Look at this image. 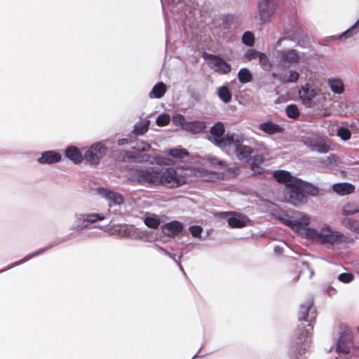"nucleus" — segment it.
I'll return each mask as SVG.
<instances>
[{
    "label": "nucleus",
    "instance_id": "1",
    "mask_svg": "<svg viewBox=\"0 0 359 359\" xmlns=\"http://www.w3.org/2000/svg\"><path fill=\"white\" fill-rule=\"evenodd\" d=\"M280 220L302 238L321 245H347L354 242L351 236L333 230L327 224H323L319 229L309 227L311 217L302 212L294 211L291 215L280 217Z\"/></svg>",
    "mask_w": 359,
    "mask_h": 359
},
{
    "label": "nucleus",
    "instance_id": "2",
    "mask_svg": "<svg viewBox=\"0 0 359 359\" xmlns=\"http://www.w3.org/2000/svg\"><path fill=\"white\" fill-rule=\"evenodd\" d=\"M128 179L147 187L163 185L168 188H175L184 183L172 168H155L143 165H135L128 168Z\"/></svg>",
    "mask_w": 359,
    "mask_h": 359
},
{
    "label": "nucleus",
    "instance_id": "3",
    "mask_svg": "<svg viewBox=\"0 0 359 359\" xmlns=\"http://www.w3.org/2000/svg\"><path fill=\"white\" fill-rule=\"evenodd\" d=\"M273 176L278 182L285 184L284 196L287 202L294 205L304 204L307 202V197L304 194L299 179L291 175L285 170L274 171Z\"/></svg>",
    "mask_w": 359,
    "mask_h": 359
},
{
    "label": "nucleus",
    "instance_id": "4",
    "mask_svg": "<svg viewBox=\"0 0 359 359\" xmlns=\"http://www.w3.org/2000/svg\"><path fill=\"white\" fill-rule=\"evenodd\" d=\"M311 320L305 325L304 330L299 329L297 332V337L295 339V351L292 355V359H306L308 350L310 348L311 342V335L313 330V325Z\"/></svg>",
    "mask_w": 359,
    "mask_h": 359
},
{
    "label": "nucleus",
    "instance_id": "5",
    "mask_svg": "<svg viewBox=\"0 0 359 359\" xmlns=\"http://www.w3.org/2000/svg\"><path fill=\"white\" fill-rule=\"evenodd\" d=\"M210 135L209 140L220 148L230 146V142H238L242 138V134L238 133H227L224 135V126L220 122L211 127Z\"/></svg>",
    "mask_w": 359,
    "mask_h": 359
},
{
    "label": "nucleus",
    "instance_id": "6",
    "mask_svg": "<svg viewBox=\"0 0 359 359\" xmlns=\"http://www.w3.org/2000/svg\"><path fill=\"white\" fill-rule=\"evenodd\" d=\"M298 95L302 104L307 107H314L325 100V96L320 90L309 84L302 86L298 91Z\"/></svg>",
    "mask_w": 359,
    "mask_h": 359
},
{
    "label": "nucleus",
    "instance_id": "7",
    "mask_svg": "<svg viewBox=\"0 0 359 359\" xmlns=\"http://www.w3.org/2000/svg\"><path fill=\"white\" fill-rule=\"evenodd\" d=\"M278 0H258V19L260 24H266L271 20L278 8Z\"/></svg>",
    "mask_w": 359,
    "mask_h": 359
},
{
    "label": "nucleus",
    "instance_id": "8",
    "mask_svg": "<svg viewBox=\"0 0 359 359\" xmlns=\"http://www.w3.org/2000/svg\"><path fill=\"white\" fill-rule=\"evenodd\" d=\"M107 147L102 142L93 144L85 152L83 159L90 165H97L106 155Z\"/></svg>",
    "mask_w": 359,
    "mask_h": 359
},
{
    "label": "nucleus",
    "instance_id": "9",
    "mask_svg": "<svg viewBox=\"0 0 359 359\" xmlns=\"http://www.w3.org/2000/svg\"><path fill=\"white\" fill-rule=\"evenodd\" d=\"M95 192L107 201L110 208L120 207L125 202V199L121 194L112 190L104 187H98L95 189Z\"/></svg>",
    "mask_w": 359,
    "mask_h": 359
},
{
    "label": "nucleus",
    "instance_id": "10",
    "mask_svg": "<svg viewBox=\"0 0 359 359\" xmlns=\"http://www.w3.org/2000/svg\"><path fill=\"white\" fill-rule=\"evenodd\" d=\"M205 59L208 60L210 69L219 74H226L231 72V65L218 55H206Z\"/></svg>",
    "mask_w": 359,
    "mask_h": 359
},
{
    "label": "nucleus",
    "instance_id": "11",
    "mask_svg": "<svg viewBox=\"0 0 359 359\" xmlns=\"http://www.w3.org/2000/svg\"><path fill=\"white\" fill-rule=\"evenodd\" d=\"M245 137L242 134V138L238 142H230V146L235 147V152L237 158L243 162H250L251 155L254 152L253 148L250 146L243 144Z\"/></svg>",
    "mask_w": 359,
    "mask_h": 359
},
{
    "label": "nucleus",
    "instance_id": "12",
    "mask_svg": "<svg viewBox=\"0 0 359 359\" xmlns=\"http://www.w3.org/2000/svg\"><path fill=\"white\" fill-rule=\"evenodd\" d=\"M278 57L281 62L297 63L303 61L304 54L296 49H283L277 51Z\"/></svg>",
    "mask_w": 359,
    "mask_h": 359
},
{
    "label": "nucleus",
    "instance_id": "13",
    "mask_svg": "<svg viewBox=\"0 0 359 359\" xmlns=\"http://www.w3.org/2000/svg\"><path fill=\"white\" fill-rule=\"evenodd\" d=\"M229 225L232 228H242L247 226L250 220L245 215L236 212H224Z\"/></svg>",
    "mask_w": 359,
    "mask_h": 359
},
{
    "label": "nucleus",
    "instance_id": "14",
    "mask_svg": "<svg viewBox=\"0 0 359 359\" xmlns=\"http://www.w3.org/2000/svg\"><path fill=\"white\" fill-rule=\"evenodd\" d=\"M62 156L57 151L49 150L42 152L41 156L37 159L39 164H54L59 163Z\"/></svg>",
    "mask_w": 359,
    "mask_h": 359
},
{
    "label": "nucleus",
    "instance_id": "15",
    "mask_svg": "<svg viewBox=\"0 0 359 359\" xmlns=\"http://www.w3.org/2000/svg\"><path fill=\"white\" fill-rule=\"evenodd\" d=\"M65 155L75 164H79L83 160V156L81 151L78 147L74 145L69 146L66 148Z\"/></svg>",
    "mask_w": 359,
    "mask_h": 359
},
{
    "label": "nucleus",
    "instance_id": "16",
    "mask_svg": "<svg viewBox=\"0 0 359 359\" xmlns=\"http://www.w3.org/2000/svg\"><path fill=\"white\" fill-rule=\"evenodd\" d=\"M257 128L264 132V133L272 135L282 132L283 128L278 124H276L271 121L261 123Z\"/></svg>",
    "mask_w": 359,
    "mask_h": 359
},
{
    "label": "nucleus",
    "instance_id": "17",
    "mask_svg": "<svg viewBox=\"0 0 359 359\" xmlns=\"http://www.w3.org/2000/svg\"><path fill=\"white\" fill-rule=\"evenodd\" d=\"M305 144H308L307 141H304ZM309 146L313 151L319 153L325 154L330 150V147L323 138H313V140L309 143Z\"/></svg>",
    "mask_w": 359,
    "mask_h": 359
},
{
    "label": "nucleus",
    "instance_id": "18",
    "mask_svg": "<svg viewBox=\"0 0 359 359\" xmlns=\"http://www.w3.org/2000/svg\"><path fill=\"white\" fill-rule=\"evenodd\" d=\"M351 336L346 334H342L337 344L336 351L338 353H348L351 346Z\"/></svg>",
    "mask_w": 359,
    "mask_h": 359
},
{
    "label": "nucleus",
    "instance_id": "19",
    "mask_svg": "<svg viewBox=\"0 0 359 359\" xmlns=\"http://www.w3.org/2000/svg\"><path fill=\"white\" fill-rule=\"evenodd\" d=\"M205 127V123L202 121H187L184 130L191 134H198L203 132Z\"/></svg>",
    "mask_w": 359,
    "mask_h": 359
},
{
    "label": "nucleus",
    "instance_id": "20",
    "mask_svg": "<svg viewBox=\"0 0 359 359\" xmlns=\"http://www.w3.org/2000/svg\"><path fill=\"white\" fill-rule=\"evenodd\" d=\"M332 189L337 194L344 196L353 193L355 187L350 183L341 182L333 184Z\"/></svg>",
    "mask_w": 359,
    "mask_h": 359
},
{
    "label": "nucleus",
    "instance_id": "21",
    "mask_svg": "<svg viewBox=\"0 0 359 359\" xmlns=\"http://www.w3.org/2000/svg\"><path fill=\"white\" fill-rule=\"evenodd\" d=\"M88 228V224L85 214L76 215L75 219L71 225V229L73 231H81Z\"/></svg>",
    "mask_w": 359,
    "mask_h": 359
},
{
    "label": "nucleus",
    "instance_id": "22",
    "mask_svg": "<svg viewBox=\"0 0 359 359\" xmlns=\"http://www.w3.org/2000/svg\"><path fill=\"white\" fill-rule=\"evenodd\" d=\"M167 91V87L163 82H158L151 89L149 93L150 98H161Z\"/></svg>",
    "mask_w": 359,
    "mask_h": 359
},
{
    "label": "nucleus",
    "instance_id": "23",
    "mask_svg": "<svg viewBox=\"0 0 359 359\" xmlns=\"http://www.w3.org/2000/svg\"><path fill=\"white\" fill-rule=\"evenodd\" d=\"M164 229L169 236H175L182 231V225L179 222L173 221L166 224Z\"/></svg>",
    "mask_w": 359,
    "mask_h": 359
},
{
    "label": "nucleus",
    "instance_id": "24",
    "mask_svg": "<svg viewBox=\"0 0 359 359\" xmlns=\"http://www.w3.org/2000/svg\"><path fill=\"white\" fill-rule=\"evenodd\" d=\"M328 85L332 91L337 94H341L344 90V83L339 78H330L328 80Z\"/></svg>",
    "mask_w": 359,
    "mask_h": 359
},
{
    "label": "nucleus",
    "instance_id": "25",
    "mask_svg": "<svg viewBox=\"0 0 359 359\" xmlns=\"http://www.w3.org/2000/svg\"><path fill=\"white\" fill-rule=\"evenodd\" d=\"M289 74H290V75L287 78L283 74H273V76L274 77L277 78L280 82L284 83H294L298 80V79L299 77V74L297 71L290 70L289 72Z\"/></svg>",
    "mask_w": 359,
    "mask_h": 359
},
{
    "label": "nucleus",
    "instance_id": "26",
    "mask_svg": "<svg viewBox=\"0 0 359 359\" xmlns=\"http://www.w3.org/2000/svg\"><path fill=\"white\" fill-rule=\"evenodd\" d=\"M341 224L351 231L359 233V221L346 217L341 219Z\"/></svg>",
    "mask_w": 359,
    "mask_h": 359
},
{
    "label": "nucleus",
    "instance_id": "27",
    "mask_svg": "<svg viewBox=\"0 0 359 359\" xmlns=\"http://www.w3.org/2000/svg\"><path fill=\"white\" fill-rule=\"evenodd\" d=\"M313 302L311 300H308L300 306V310L299 313V319L300 321L308 322L307 317H309V311L311 309Z\"/></svg>",
    "mask_w": 359,
    "mask_h": 359
},
{
    "label": "nucleus",
    "instance_id": "28",
    "mask_svg": "<svg viewBox=\"0 0 359 359\" xmlns=\"http://www.w3.org/2000/svg\"><path fill=\"white\" fill-rule=\"evenodd\" d=\"M300 186H302L304 194L305 195L307 194L312 196H316L319 193V190L317 187L301 180Z\"/></svg>",
    "mask_w": 359,
    "mask_h": 359
},
{
    "label": "nucleus",
    "instance_id": "29",
    "mask_svg": "<svg viewBox=\"0 0 359 359\" xmlns=\"http://www.w3.org/2000/svg\"><path fill=\"white\" fill-rule=\"evenodd\" d=\"M53 245H50V246H48L47 248H41L39 249V250H37L36 252L32 253V254H30V255H28L27 256H26L25 258H23L22 259L18 261V262H16L15 263H13L12 265L9 266L7 269H4V271L7 270V269H10L13 267H15L16 266H18L21 264H23L26 262H27L28 260H29L30 259L37 256V255H39L42 253H43L44 252H46L47 250H48L49 248H50ZM1 271H4V270H2Z\"/></svg>",
    "mask_w": 359,
    "mask_h": 359
},
{
    "label": "nucleus",
    "instance_id": "30",
    "mask_svg": "<svg viewBox=\"0 0 359 359\" xmlns=\"http://www.w3.org/2000/svg\"><path fill=\"white\" fill-rule=\"evenodd\" d=\"M109 233L118 237H128L130 236V229L126 226H117L109 230Z\"/></svg>",
    "mask_w": 359,
    "mask_h": 359
},
{
    "label": "nucleus",
    "instance_id": "31",
    "mask_svg": "<svg viewBox=\"0 0 359 359\" xmlns=\"http://www.w3.org/2000/svg\"><path fill=\"white\" fill-rule=\"evenodd\" d=\"M150 125L149 120H144L141 123H137L134 126L133 132L137 135H142L146 133Z\"/></svg>",
    "mask_w": 359,
    "mask_h": 359
},
{
    "label": "nucleus",
    "instance_id": "32",
    "mask_svg": "<svg viewBox=\"0 0 359 359\" xmlns=\"http://www.w3.org/2000/svg\"><path fill=\"white\" fill-rule=\"evenodd\" d=\"M238 79L242 83H249L252 79V75L248 68H241L238 73Z\"/></svg>",
    "mask_w": 359,
    "mask_h": 359
},
{
    "label": "nucleus",
    "instance_id": "33",
    "mask_svg": "<svg viewBox=\"0 0 359 359\" xmlns=\"http://www.w3.org/2000/svg\"><path fill=\"white\" fill-rule=\"evenodd\" d=\"M88 224H94L98 221H102L107 218V215L102 213H87L85 214Z\"/></svg>",
    "mask_w": 359,
    "mask_h": 359
},
{
    "label": "nucleus",
    "instance_id": "34",
    "mask_svg": "<svg viewBox=\"0 0 359 359\" xmlns=\"http://www.w3.org/2000/svg\"><path fill=\"white\" fill-rule=\"evenodd\" d=\"M258 60L262 69L264 71H270L271 69L272 62L266 54L262 53Z\"/></svg>",
    "mask_w": 359,
    "mask_h": 359
},
{
    "label": "nucleus",
    "instance_id": "35",
    "mask_svg": "<svg viewBox=\"0 0 359 359\" xmlns=\"http://www.w3.org/2000/svg\"><path fill=\"white\" fill-rule=\"evenodd\" d=\"M217 95L225 103H228L231 99V94L226 86L219 88L217 90Z\"/></svg>",
    "mask_w": 359,
    "mask_h": 359
},
{
    "label": "nucleus",
    "instance_id": "36",
    "mask_svg": "<svg viewBox=\"0 0 359 359\" xmlns=\"http://www.w3.org/2000/svg\"><path fill=\"white\" fill-rule=\"evenodd\" d=\"M359 212V208L355 204L347 203L344 205L341 213L344 216L353 215Z\"/></svg>",
    "mask_w": 359,
    "mask_h": 359
},
{
    "label": "nucleus",
    "instance_id": "37",
    "mask_svg": "<svg viewBox=\"0 0 359 359\" xmlns=\"http://www.w3.org/2000/svg\"><path fill=\"white\" fill-rule=\"evenodd\" d=\"M144 224L150 228L156 229L160 224V219L156 215H148L144 218Z\"/></svg>",
    "mask_w": 359,
    "mask_h": 359
},
{
    "label": "nucleus",
    "instance_id": "38",
    "mask_svg": "<svg viewBox=\"0 0 359 359\" xmlns=\"http://www.w3.org/2000/svg\"><path fill=\"white\" fill-rule=\"evenodd\" d=\"M285 112L288 117L293 119L297 118L300 114L297 106L294 104L287 106Z\"/></svg>",
    "mask_w": 359,
    "mask_h": 359
},
{
    "label": "nucleus",
    "instance_id": "39",
    "mask_svg": "<svg viewBox=\"0 0 359 359\" xmlns=\"http://www.w3.org/2000/svg\"><path fill=\"white\" fill-rule=\"evenodd\" d=\"M335 131L337 133V136H339L341 140L346 141L350 139L351 133L349 129L344 128L337 126Z\"/></svg>",
    "mask_w": 359,
    "mask_h": 359
},
{
    "label": "nucleus",
    "instance_id": "40",
    "mask_svg": "<svg viewBox=\"0 0 359 359\" xmlns=\"http://www.w3.org/2000/svg\"><path fill=\"white\" fill-rule=\"evenodd\" d=\"M168 154L175 158H182L185 156H188V152L184 149L181 148H174L171 149L168 151Z\"/></svg>",
    "mask_w": 359,
    "mask_h": 359
},
{
    "label": "nucleus",
    "instance_id": "41",
    "mask_svg": "<svg viewBox=\"0 0 359 359\" xmlns=\"http://www.w3.org/2000/svg\"><path fill=\"white\" fill-rule=\"evenodd\" d=\"M172 121L174 125L180 126L182 129L184 130L187 122L184 117L180 114H175L172 116Z\"/></svg>",
    "mask_w": 359,
    "mask_h": 359
},
{
    "label": "nucleus",
    "instance_id": "42",
    "mask_svg": "<svg viewBox=\"0 0 359 359\" xmlns=\"http://www.w3.org/2000/svg\"><path fill=\"white\" fill-rule=\"evenodd\" d=\"M170 122V116L168 114H161L157 118L156 123L158 126H165Z\"/></svg>",
    "mask_w": 359,
    "mask_h": 359
},
{
    "label": "nucleus",
    "instance_id": "43",
    "mask_svg": "<svg viewBox=\"0 0 359 359\" xmlns=\"http://www.w3.org/2000/svg\"><path fill=\"white\" fill-rule=\"evenodd\" d=\"M242 41L248 46H252L255 43L254 34L250 32H245L243 35Z\"/></svg>",
    "mask_w": 359,
    "mask_h": 359
},
{
    "label": "nucleus",
    "instance_id": "44",
    "mask_svg": "<svg viewBox=\"0 0 359 359\" xmlns=\"http://www.w3.org/2000/svg\"><path fill=\"white\" fill-rule=\"evenodd\" d=\"M338 280L343 283H349L354 280V276L351 273H340Z\"/></svg>",
    "mask_w": 359,
    "mask_h": 359
},
{
    "label": "nucleus",
    "instance_id": "45",
    "mask_svg": "<svg viewBox=\"0 0 359 359\" xmlns=\"http://www.w3.org/2000/svg\"><path fill=\"white\" fill-rule=\"evenodd\" d=\"M133 148H135V149L138 151H148L150 149V144L144 141H137L135 142V145L132 146Z\"/></svg>",
    "mask_w": 359,
    "mask_h": 359
},
{
    "label": "nucleus",
    "instance_id": "46",
    "mask_svg": "<svg viewBox=\"0 0 359 359\" xmlns=\"http://www.w3.org/2000/svg\"><path fill=\"white\" fill-rule=\"evenodd\" d=\"M359 25V19L355 22V24L348 30L344 32L343 34H341L339 38V39H342L343 38H348L351 36L355 31V29L357 28V27Z\"/></svg>",
    "mask_w": 359,
    "mask_h": 359
},
{
    "label": "nucleus",
    "instance_id": "47",
    "mask_svg": "<svg viewBox=\"0 0 359 359\" xmlns=\"http://www.w3.org/2000/svg\"><path fill=\"white\" fill-rule=\"evenodd\" d=\"M261 52L257 51L255 50H249L245 53L244 57L245 59L250 61L259 59V57L261 55Z\"/></svg>",
    "mask_w": 359,
    "mask_h": 359
},
{
    "label": "nucleus",
    "instance_id": "48",
    "mask_svg": "<svg viewBox=\"0 0 359 359\" xmlns=\"http://www.w3.org/2000/svg\"><path fill=\"white\" fill-rule=\"evenodd\" d=\"M191 235L195 238H199L202 233V228L199 226H192L189 228Z\"/></svg>",
    "mask_w": 359,
    "mask_h": 359
},
{
    "label": "nucleus",
    "instance_id": "49",
    "mask_svg": "<svg viewBox=\"0 0 359 359\" xmlns=\"http://www.w3.org/2000/svg\"><path fill=\"white\" fill-rule=\"evenodd\" d=\"M303 264L304 265L305 269L302 270L301 274H304V273L308 272L309 278H311L314 274L313 271L309 267L306 263H303Z\"/></svg>",
    "mask_w": 359,
    "mask_h": 359
},
{
    "label": "nucleus",
    "instance_id": "50",
    "mask_svg": "<svg viewBox=\"0 0 359 359\" xmlns=\"http://www.w3.org/2000/svg\"><path fill=\"white\" fill-rule=\"evenodd\" d=\"M263 160H264V158L262 155H256V156H254L252 161V162L250 161V163L257 165L262 163L263 162Z\"/></svg>",
    "mask_w": 359,
    "mask_h": 359
},
{
    "label": "nucleus",
    "instance_id": "51",
    "mask_svg": "<svg viewBox=\"0 0 359 359\" xmlns=\"http://www.w3.org/2000/svg\"><path fill=\"white\" fill-rule=\"evenodd\" d=\"M210 163L215 165H217L220 168H223L224 165V163L223 161H219L218 158H217L215 157H212L210 158Z\"/></svg>",
    "mask_w": 359,
    "mask_h": 359
},
{
    "label": "nucleus",
    "instance_id": "52",
    "mask_svg": "<svg viewBox=\"0 0 359 359\" xmlns=\"http://www.w3.org/2000/svg\"><path fill=\"white\" fill-rule=\"evenodd\" d=\"M337 291L335 288L332 287H328L326 290V293L328 296H330V297L334 296L336 294H337Z\"/></svg>",
    "mask_w": 359,
    "mask_h": 359
},
{
    "label": "nucleus",
    "instance_id": "53",
    "mask_svg": "<svg viewBox=\"0 0 359 359\" xmlns=\"http://www.w3.org/2000/svg\"><path fill=\"white\" fill-rule=\"evenodd\" d=\"M226 175H228V177H230V175H236L238 174V169L237 168H229L226 170Z\"/></svg>",
    "mask_w": 359,
    "mask_h": 359
},
{
    "label": "nucleus",
    "instance_id": "54",
    "mask_svg": "<svg viewBox=\"0 0 359 359\" xmlns=\"http://www.w3.org/2000/svg\"><path fill=\"white\" fill-rule=\"evenodd\" d=\"M283 245H285V243L283 244V245H276L274 247V252L275 253L280 255L283 252Z\"/></svg>",
    "mask_w": 359,
    "mask_h": 359
},
{
    "label": "nucleus",
    "instance_id": "55",
    "mask_svg": "<svg viewBox=\"0 0 359 359\" xmlns=\"http://www.w3.org/2000/svg\"><path fill=\"white\" fill-rule=\"evenodd\" d=\"M128 139H126V138H123V139H120L118 140V144L119 146H121V145H123L124 144H127L128 143Z\"/></svg>",
    "mask_w": 359,
    "mask_h": 359
},
{
    "label": "nucleus",
    "instance_id": "56",
    "mask_svg": "<svg viewBox=\"0 0 359 359\" xmlns=\"http://www.w3.org/2000/svg\"><path fill=\"white\" fill-rule=\"evenodd\" d=\"M286 39H287V38H286V37H285V36L280 37V38L278 40V41H277V43H276V46H277L278 47L281 46H282V42H283V41L286 40Z\"/></svg>",
    "mask_w": 359,
    "mask_h": 359
},
{
    "label": "nucleus",
    "instance_id": "57",
    "mask_svg": "<svg viewBox=\"0 0 359 359\" xmlns=\"http://www.w3.org/2000/svg\"><path fill=\"white\" fill-rule=\"evenodd\" d=\"M332 163V158L330 157H327L326 158V162L325 163H323L325 165H328L329 163Z\"/></svg>",
    "mask_w": 359,
    "mask_h": 359
},
{
    "label": "nucleus",
    "instance_id": "58",
    "mask_svg": "<svg viewBox=\"0 0 359 359\" xmlns=\"http://www.w3.org/2000/svg\"><path fill=\"white\" fill-rule=\"evenodd\" d=\"M162 250L165 252V254L166 255H168V257H172V255H171L170 252H168V251H166L165 250Z\"/></svg>",
    "mask_w": 359,
    "mask_h": 359
},
{
    "label": "nucleus",
    "instance_id": "59",
    "mask_svg": "<svg viewBox=\"0 0 359 359\" xmlns=\"http://www.w3.org/2000/svg\"><path fill=\"white\" fill-rule=\"evenodd\" d=\"M176 262L177 263L178 266H180V270L183 271V268H182V265L180 264V263L177 262V261H176Z\"/></svg>",
    "mask_w": 359,
    "mask_h": 359
}]
</instances>
